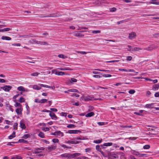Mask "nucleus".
Instances as JSON below:
<instances>
[{
	"instance_id": "46",
	"label": "nucleus",
	"mask_w": 159,
	"mask_h": 159,
	"mask_svg": "<svg viewBox=\"0 0 159 159\" xmlns=\"http://www.w3.org/2000/svg\"><path fill=\"white\" fill-rule=\"evenodd\" d=\"M52 142L55 143H57L59 142V140L57 139H53L52 140Z\"/></svg>"
},
{
	"instance_id": "7",
	"label": "nucleus",
	"mask_w": 159,
	"mask_h": 159,
	"mask_svg": "<svg viewBox=\"0 0 159 159\" xmlns=\"http://www.w3.org/2000/svg\"><path fill=\"white\" fill-rule=\"evenodd\" d=\"M113 143H103L102 144H101L100 146L101 148L103 149L106 148V147L108 146H110L112 145Z\"/></svg>"
},
{
	"instance_id": "33",
	"label": "nucleus",
	"mask_w": 159,
	"mask_h": 159,
	"mask_svg": "<svg viewBox=\"0 0 159 159\" xmlns=\"http://www.w3.org/2000/svg\"><path fill=\"white\" fill-rule=\"evenodd\" d=\"M75 126L73 124H69L67 126V127L69 128H74Z\"/></svg>"
},
{
	"instance_id": "48",
	"label": "nucleus",
	"mask_w": 159,
	"mask_h": 159,
	"mask_svg": "<svg viewBox=\"0 0 159 159\" xmlns=\"http://www.w3.org/2000/svg\"><path fill=\"white\" fill-rule=\"evenodd\" d=\"M150 148V146L149 145H146L143 146V148L144 149H148Z\"/></svg>"
},
{
	"instance_id": "19",
	"label": "nucleus",
	"mask_w": 159,
	"mask_h": 159,
	"mask_svg": "<svg viewBox=\"0 0 159 159\" xmlns=\"http://www.w3.org/2000/svg\"><path fill=\"white\" fill-rule=\"evenodd\" d=\"M100 147H101L100 145H97L96 146V149L97 151L100 152L103 155L104 152L102 151Z\"/></svg>"
},
{
	"instance_id": "24",
	"label": "nucleus",
	"mask_w": 159,
	"mask_h": 159,
	"mask_svg": "<svg viewBox=\"0 0 159 159\" xmlns=\"http://www.w3.org/2000/svg\"><path fill=\"white\" fill-rule=\"evenodd\" d=\"M1 39L2 40H10L11 39L10 37L6 36H2V37Z\"/></svg>"
},
{
	"instance_id": "12",
	"label": "nucleus",
	"mask_w": 159,
	"mask_h": 159,
	"mask_svg": "<svg viewBox=\"0 0 159 159\" xmlns=\"http://www.w3.org/2000/svg\"><path fill=\"white\" fill-rule=\"evenodd\" d=\"M49 115L52 119L54 120H56L57 119V116L54 113L52 112L51 111L50 113H49Z\"/></svg>"
},
{
	"instance_id": "14",
	"label": "nucleus",
	"mask_w": 159,
	"mask_h": 159,
	"mask_svg": "<svg viewBox=\"0 0 159 159\" xmlns=\"http://www.w3.org/2000/svg\"><path fill=\"white\" fill-rule=\"evenodd\" d=\"M157 46L155 45L152 44L150 45L148 48H146V49L148 50H151L153 49L157 48Z\"/></svg>"
},
{
	"instance_id": "49",
	"label": "nucleus",
	"mask_w": 159,
	"mask_h": 159,
	"mask_svg": "<svg viewBox=\"0 0 159 159\" xmlns=\"http://www.w3.org/2000/svg\"><path fill=\"white\" fill-rule=\"evenodd\" d=\"M14 129H17L18 127V124L17 123H15L13 125Z\"/></svg>"
},
{
	"instance_id": "38",
	"label": "nucleus",
	"mask_w": 159,
	"mask_h": 159,
	"mask_svg": "<svg viewBox=\"0 0 159 159\" xmlns=\"http://www.w3.org/2000/svg\"><path fill=\"white\" fill-rule=\"evenodd\" d=\"M76 159H88V157L85 156H82L80 157H78Z\"/></svg>"
},
{
	"instance_id": "51",
	"label": "nucleus",
	"mask_w": 159,
	"mask_h": 159,
	"mask_svg": "<svg viewBox=\"0 0 159 159\" xmlns=\"http://www.w3.org/2000/svg\"><path fill=\"white\" fill-rule=\"evenodd\" d=\"M110 11L113 12L115 11H116V9L115 7H113L110 8Z\"/></svg>"
},
{
	"instance_id": "25",
	"label": "nucleus",
	"mask_w": 159,
	"mask_h": 159,
	"mask_svg": "<svg viewBox=\"0 0 159 159\" xmlns=\"http://www.w3.org/2000/svg\"><path fill=\"white\" fill-rule=\"evenodd\" d=\"M102 139H96L94 140L93 142L96 144H98L101 143L102 142Z\"/></svg>"
},
{
	"instance_id": "10",
	"label": "nucleus",
	"mask_w": 159,
	"mask_h": 159,
	"mask_svg": "<svg viewBox=\"0 0 159 159\" xmlns=\"http://www.w3.org/2000/svg\"><path fill=\"white\" fill-rule=\"evenodd\" d=\"M154 103L147 104L145 105L144 107L149 109L154 108Z\"/></svg>"
},
{
	"instance_id": "17",
	"label": "nucleus",
	"mask_w": 159,
	"mask_h": 159,
	"mask_svg": "<svg viewBox=\"0 0 159 159\" xmlns=\"http://www.w3.org/2000/svg\"><path fill=\"white\" fill-rule=\"evenodd\" d=\"M33 88L35 90H40L41 89V86H40V85L34 84L33 86Z\"/></svg>"
},
{
	"instance_id": "60",
	"label": "nucleus",
	"mask_w": 159,
	"mask_h": 159,
	"mask_svg": "<svg viewBox=\"0 0 159 159\" xmlns=\"http://www.w3.org/2000/svg\"><path fill=\"white\" fill-rule=\"evenodd\" d=\"M97 124L100 126H102L105 125V124L104 122H98Z\"/></svg>"
},
{
	"instance_id": "54",
	"label": "nucleus",
	"mask_w": 159,
	"mask_h": 159,
	"mask_svg": "<svg viewBox=\"0 0 159 159\" xmlns=\"http://www.w3.org/2000/svg\"><path fill=\"white\" fill-rule=\"evenodd\" d=\"M29 137V135L28 134H25L23 135V138L25 139H26L28 138Z\"/></svg>"
},
{
	"instance_id": "30",
	"label": "nucleus",
	"mask_w": 159,
	"mask_h": 159,
	"mask_svg": "<svg viewBox=\"0 0 159 159\" xmlns=\"http://www.w3.org/2000/svg\"><path fill=\"white\" fill-rule=\"evenodd\" d=\"M60 146H61V147L63 148L64 149H66V148H68V149H70L71 148V147H68L66 145L62 144H60Z\"/></svg>"
},
{
	"instance_id": "50",
	"label": "nucleus",
	"mask_w": 159,
	"mask_h": 159,
	"mask_svg": "<svg viewBox=\"0 0 159 159\" xmlns=\"http://www.w3.org/2000/svg\"><path fill=\"white\" fill-rule=\"evenodd\" d=\"M3 29L4 32H7L12 30V29L10 28H5Z\"/></svg>"
},
{
	"instance_id": "18",
	"label": "nucleus",
	"mask_w": 159,
	"mask_h": 159,
	"mask_svg": "<svg viewBox=\"0 0 159 159\" xmlns=\"http://www.w3.org/2000/svg\"><path fill=\"white\" fill-rule=\"evenodd\" d=\"M57 69L60 70H72L71 68L67 67H60L58 68Z\"/></svg>"
},
{
	"instance_id": "42",
	"label": "nucleus",
	"mask_w": 159,
	"mask_h": 159,
	"mask_svg": "<svg viewBox=\"0 0 159 159\" xmlns=\"http://www.w3.org/2000/svg\"><path fill=\"white\" fill-rule=\"evenodd\" d=\"M58 57L59 58H63V59H65L66 57V56H65L64 55L61 54L59 55H58Z\"/></svg>"
},
{
	"instance_id": "1",
	"label": "nucleus",
	"mask_w": 159,
	"mask_h": 159,
	"mask_svg": "<svg viewBox=\"0 0 159 159\" xmlns=\"http://www.w3.org/2000/svg\"><path fill=\"white\" fill-rule=\"evenodd\" d=\"M81 155L80 153H75L73 154L65 153L61 154L60 157L61 159H70Z\"/></svg>"
},
{
	"instance_id": "40",
	"label": "nucleus",
	"mask_w": 159,
	"mask_h": 159,
	"mask_svg": "<svg viewBox=\"0 0 159 159\" xmlns=\"http://www.w3.org/2000/svg\"><path fill=\"white\" fill-rule=\"evenodd\" d=\"M40 74L39 73L37 72L32 73L30 75L32 76H38L39 74Z\"/></svg>"
},
{
	"instance_id": "22",
	"label": "nucleus",
	"mask_w": 159,
	"mask_h": 159,
	"mask_svg": "<svg viewBox=\"0 0 159 159\" xmlns=\"http://www.w3.org/2000/svg\"><path fill=\"white\" fill-rule=\"evenodd\" d=\"M16 137V132L15 131H13L12 134L8 136V139H11L13 138H15Z\"/></svg>"
},
{
	"instance_id": "27",
	"label": "nucleus",
	"mask_w": 159,
	"mask_h": 159,
	"mask_svg": "<svg viewBox=\"0 0 159 159\" xmlns=\"http://www.w3.org/2000/svg\"><path fill=\"white\" fill-rule=\"evenodd\" d=\"M159 88V85L158 84H154L153 86L152 89L154 90H157Z\"/></svg>"
},
{
	"instance_id": "16",
	"label": "nucleus",
	"mask_w": 159,
	"mask_h": 159,
	"mask_svg": "<svg viewBox=\"0 0 159 159\" xmlns=\"http://www.w3.org/2000/svg\"><path fill=\"white\" fill-rule=\"evenodd\" d=\"M136 36V33L134 32H132L129 34V39H132L134 38Z\"/></svg>"
},
{
	"instance_id": "44",
	"label": "nucleus",
	"mask_w": 159,
	"mask_h": 159,
	"mask_svg": "<svg viewBox=\"0 0 159 159\" xmlns=\"http://www.w3.org/2000/svg\"><path fill=\"white\" fill-rule=\"evenodd\" d=\"M19 101L21 103L23 102H25V99L23 97H21L20 98Z\"/></svg>"
},
{
	"instance_id": "59",
	"label": "nucleus",
	"mask_w": 159,
	"mask_h": 159,
	"mask_svg": "<svg viewBox=\"0 0 159 159\" xmlns=\"http://www.w3.org/2000/svg\"><path fill=\"white\" fill-rule=\"evenodd\" d=\"M132 59V57L131 56H129L127 57L126 60L129 61H130Z\"/></svg>"
},
{
	"instance_id": "23",
	"label": "nucleus",
	"mask_w": 159,
	"mask_h": 159,
	"mask_svg": "<svg viewBox=\"0 0 159 159\" xmlns=\"http://www.w3.org/2000/svg\"><path fill=\"white\" fill-rule=\"evenodd\" d=\"M17 89L21 92H25L26 91L25 88L23 86H20L17 88Z\"/></svg>"
},
{
	"instance_id": "35",
	"label": "nucleus",
	"mask_w": 159,
	"mask_h": 159,
	"mask_svg": "<svg viewBox=\"0 0 159 159\" xmlns=\"http://www.w3.org/2000/svg\"><path fill=\"white\" fill-rule=\"evenodd\" d=\"M39 136L41 138H44L45 137L44 133L42 132H40L39 133Z\"/></svg>"
},
{
	"instance_id": "9",
	"label": "nucleus",
	"mask_w": 159,
	"mask_h": 159,
	"mask_svg": "<svg viewBox=\"0 0 159 159\" xmlns=\"http://www.w3.org/2000/svg\"><path fill=\"white\" fill-rule=\"evenodd\" d=\"M20 127L22 129H25L26 127L25 125V121L24 120H22L20 122Z\"/></svg>"
},
{
	"instance_id": "52",
	"label": "nucleus",
	"mask_w": 159,
	"mask_h": 159,
	"mask_svg": "<svg viewBox=\"0 0 159 159\" xmlns=\"http://www.w3.org/2000/svg\"><path fill=\"white\" fill-rule=\"evenodd\" d=\"M134 113L135 114H136V115H138L140 116H143V115L142 114H141L139 111L138 112H134Z\"/></svg>"
},
{
	"instance_id": "3",
	"label": "nucleus",
	"mask_w": 159,
	"mask_h": 159,
	"mask_svg": "<svg viewBox=\"0 0 159 159\" xmlns=\"http://www.w3.org/2000/svg\"><path fill=\"white\" fill-rule=\"evenodd\" d=\"M131 153L133 155L136 156H138L139 157H142L145 155L144 154H140L138 152L136 151L135 150H131L130 151Z\"/></svg>"
},
{
	"instance_id": "26",
	"label": "nucleus",
	"mask_w": 159,
	"mask_h": 159,
	"mask_svg": "<svg viewBox=\"0 0 159 159\" xmlns=\"http://www.w3.org/2000/svg\"><path fill=\"white\" fill-rule=\"evenodd\" d=\"M65 74V72L62 71L56 72V75H63Z\"/></svg>"
},
{
	"instance_id": "58",
	"label": "nucleus",
	"mask_w": 159,
	"mask_h": 159,
	"mask_svg": "<svg viewBox=\"0 0 159 159\" xmlns=\"http://www.w3.org/2000/svg\"><path fill=\"white\" fill-rule=\"evenodd\" d=\"M92 32L95 34L99 33L100 32V30H92Z\"/></svg>"
},
{
	"instance_id": "53",
	"label": "nucleus",
	"mask_w": 159,
	"mask_h": 159,
	"mask_svg": "<svg viewBox=\"0 0 159 159\" xmlns=\"http://www.w3.org/2000/svg\"><path fill=\"white\" fill-rule=\"evenodd\" d=\"M77 81V80L75 78H72L70 79L71 82H76Z\"/></svg>"
},
{
	"instance_id": "20",
	"label": "nucleus",
	"mask_w": 159,
	"mask_h": 159,
	"mask_svg": "<svg viewBox=\"0 0 159 159\" xmlns=\"http://www.w3.org/2000/svg\"><path fill=\"white\" fill-rule=\"evenodd\" d=\"M56 136H59L60 137H62L64 136L63 133L61 132L60 130L56 131Z\"/></svg>"
},
{
	"instance_id": "15",
	"label": "nucleus",
	"mask_w": 159,
	"mask_h": 159,
	"mask_svg": "<svg viewBox=\"0 0 159 159\" xmlns=\"http://www.w3.org/2000/svg\"><path fill=\"white\" fill-rule=\"evenodd\" d=\"M79 132H80V131L79 130H69L67 133L70 134H76Z\"/></svg>"
},
{
	"instance_id": "47",
	"label": "nucleus",
	"mask_w": 159,
	"mask_h": 159,
	"mask_svg": "<svg viewBox=\"0 0 159 159\" xmlns=\"http://www.w3.org/2000/svg\"><path fill=\"white\" fill-rule=\"evenodd\" d=\"M7 107H8V109L10 111H11L12 112L13 111V109L12 108V106L9 105V106H7Z\"/></svg>"
},
{
	"instance_id": "56",
	"label": "nucleus",
	"mask_w": 159,
	"mask_h": 159,
	"mask_svg": "<svg viewBox=\"0 0 159 159\" xmlns=\"http://www.w3.org/2000/svg\"><path fill=\"white\" fill-rule=\"evenodd\" d=\"M92 73H93L94 74H98L99 75H102V73H101L100 72H98V71H93Z\"/></svg>"
},
{
	"instance_id": "41",
	"label": "nucleus",
	"mask_w": 159,
	"mask_h": 159,
	"mask_svg": "<svg viewBox=\"0 0 159 159\" xmlns=\"http://www.w3.org/2000/svg\"><path fill=\"white\" fill-rule=\"evenodd\" d=\"M122 127L124 128H129L132 127V126L131 125H125L123 126Z\"/></svg>"
},
{
	"instance_id": "36",
	"label": "nucleus",
	"mask_w": 159,
	"mask_h": 159,
	"mask_svg": "<svg viewBox=\"0 0 159 159\" xmlns=\"http://www.w3.org/2000/svg\"><path fill=\"white\" fill-rule=\"evenodd\" d=\"M91 148H88L85 149V152H86L90 153L92 151Z\"/></svg>"
},
{
	"instance_id": "13",
	"label": "nucleus",
	"mask_w": 159,
	"mask_h": 159,
	"mask_svg": "<svg viewBox=\"0 0 159 159\" xmlns=\"http://www.w3.org/2000/svg\"><path fill=\"white\" fill-rule=\"evenodd\" d=\"M56 146L52 145L50 146H49L46 148V149L49 151H51L52 150H55L56 148Z\"/></svg>"
},
{
	"instance_id": "6",
	"label": "nucleus",
	"mask_w": 159,
	"mask_h": 159,
	"mask_svg": "<svg viewBox=\"0 0 159 159\" xmlns=\"http://www.w3.org/2000/svg\"><path fill=\"white\" fill-rule=\"evenodd\" d=\"M83 32L84 31L75 32L74 33V35L78 37H83L84 36V34H82V32Z\"/></svg>"
},
{
	"instance_id": "64",
	"label": "nucleus",
	"mask_w": 159,
	"mask_h": 159,
	"mask_svg": "<svg viewBox=\"0 0 159 159\" xmlns=\"http://www.w3.org/2000/svg\"><path fill=\"white\" fill-rule=\"evenodd\" d=\"M20 106V107L21 106V105L19 102H16L15 104V107H17Z\"/></svg>"
},
{
	"instance_id": "28",
	"label": "nucleus",
	"mask_w": 159,
	"mask_h": 159,
	"mask_svg": "<svg viewBox=\"0 0 159 159\" xmlns=\"http://www.w3.org/2000/svg\"><path fill=\"white\" fill-rule=\"evenodd\" d=\"M94 114V112H91L86 114L85 115V116L86 117H90L93 116Z\"/></svg>"
},
{
	"instance_id": "37",
	"label": "nucleus",
	"mask_w": 159,
	"mask_h": 159,
	"mask_svg": "<svg viewBox=\"0 0 159 159\" xmlns=\"http://www.w3.org/2000/svg\"><path fill=\"white\" fill-rule=\"evenodd\" d=\"M152 2H151L150 3L152 4H155L156 5H159V2H158V1H152Z\"/></svg>"
},
{
	"instance_id": "39",
	"label": "nucleus",
	"mask_w": 159,
	"mask_h": 159,
	"mask_svg": "<svg viewBox=\"0 0 159 159\" xmlns=\"http://www.w3.org/2000/svg\"><path fill=\"white\" fill-rule=\"evenodd\" d=\"M20 143H25L27 141L23 139H20L18 141Z\"/></svg>"
},
{
	"instance_id": "34",
	"label": "nucleus",
	"mask_w": 159,
	"mask_h": 159,
	"mask_svg": "<svg viewBox=\"0 0 159 159\" xmlns=\"http://www.w3.org/2000/svg\"><path fill=\"white\" fill-rule=\"evenodd\" d=\"M128 48H126L128 51L132 52V50L133 49V47L130 45H128L127 46Z\"/></svg>"
},
{
	"instance_id": "4",
	"label": "nucleus",
	"mask_w": 159,
	"mask_h": 159,
	"mask_svg": "<svg viewBox=\"0 0 159 159\" xmlns=\"http://www.w3.org/2000/svg\"><path fill=\"white\" fill-rule=\"evenodd\" d=\"M65 143H66L68 144H79L81 143V141H75L74 139H72L71 140H69L67 141H66Z\"/></svg>"
},
{
	"instance_id": "21",
	"label": "nucleus",
	"mask_w": 159,
	"mask_h": 159,
	"mask_svg": "<svg viewBox=\"0 0 159 159\" xmlns=\"http://www.w3.org/2000/svg\"><path fill=\"white\" fill-rule=\"evenodd\" d=\"M16 111L18 115H20L22 114V110L21 108H19L16 109Z\"/></svg>"
},
{
	"instance_id": "32",
	"label": "nucleus",
	"mask_w": 159,
	"mask_h": 159,
	"mask_svg": "<svg viewBox=\"0 0 159 159\" xmlns=\"http://www.w3.org/2000/svg\"><path fill=\"white\" fill-rule=\"evenodd\" d=\"M22 157L20 156H16L15 157H12L11 158V159H22Z\"/></svg>"
},
{
	"instance_id": "43",
	"label": "nucleus",
	"mask_w": 159,
	"mask_h": 159,
	"mask_svg": "<svg viewBox=\"0 0 159 159\" xmlns=\"http://www.w3.org/2000/svg\"><path fill=\"white\" fill-rule=\"evenodd\" d=\"M40 103H44L47 101V100L46 99H43L40 100Z\"/></svg>"
},
{
	"instance_id": "5",
	"label": "nucleus",
	"mask_w": 159,
	"mask_h": 159,
	"mask_svg": "<svg viewBox=\"0 0 159 159\" xmlns=\"http://www.w3.org/2000/svg\"><path fill=\"white\" fill-rule=\"evenodd\" d=\"M11 88L12 87L9 85H5L1 87V89L4 90L5 92H9Z\"/></svg>"
},
{
	"instance_id": "2",
	"label": "nucleus",
	"mask_w": 159,
	"mask_h": 159,
	"mask_svg": "<svg viewBox=\"0 0 159 159\" xmlns=\"http://www.w3.org/2000/svg\"><path fill=\"white\" fill-rule=\"evenodd\" d=\"M81 99L83 101H92L94 100V97L93 96H90L89 95H84L82 97Z\"/></svg>"
},
{
	"instance_id": "57",
	"label": "nucleus",
	"mask_w": 159,
	"mask_h": 159,
	"mask_svg": "<svg viewBox=\"0 0 159 159\" xmlns=\"http://www.w3.org/2000/svg\"><path fill=\"white\" fill-rule=\"evenodd\" d=\"M102 76L105 77H110L111 76V75L110 74H104Z\"/></svg>"
},
{
	"instance_id": "62",
	"label": "nucleus",
	"mask_w": 159,
	"mask_h": 159,
	"mask_svg": "<svg viewBox=\"0 0 159 159\" xmlns=\"http://www.w3.org/2000/svg\"><path fill=\"white\" fill-rule=\"evenodd\" d=\"M78 52L81 53L82 54H86L87 53H88V52L84 51H78Z\"/></svg>"
},
{
	"instance_id": "63",
	"label": "nucleus",
	"mask_w": 159,
	"mask_h": 159,
	"mask_svg": "<svg viewBox=\"0 0 159 159\" xmlns=\"http://www.w3.org/2000/svg\"><path fill=\"white\" fill-rule=\"evenodd\" d=\"M42 129L44 131H46L49 130V129L48 127H46L43 128Z\"/></svg>"
},
{
	"instance_id": "31",
	"label": "nucleus",
	"mask_w": 159,
	"mask_h": 159,
	"mask_svg": "<svg viewBox=\"0 0 159 159\" xmlns=\"http://www.w3.org/2000/svg\"><path fill=\"white\" fill-rule=\"evenodd\" d=\"M39 85H40V86L43 87L44 88H51V87L50 86L48 85L45 84H39Z\"/></svg>"
},
{
	"instance_id": "29",
	"label": "nucleus",
	"mask_w": 159,
	"mask_h": 159,
	"mask_svg": "<svg viewBox=\"0 0 159 159\" xmlns=\"http://www.w3.org/2000/svg\"><path fill=\"white\" fill-rule=\"evenodd\" d=\"M142 49L139 48L138 47H135V48H133V49L132 50V52H136V51H139L140 50H141Z\"/></svg>"
},
{
	"instance_id": "61",
	"label": "nucleus",
	"mask_w": 159,
	"mask_h": 159,
	"mask_svg": "<svg viewBox=\"0 0 159 159\" xmlns=\"http://www.w3.org/2000/svg\"><path fill=\"white\" fill-rule=\"evenodd\" d=\"M71 96H72V97H74V96H75L76 97H78L80 96V95L79 94H77V93H72V95H71Z\"/></svg>"
},
{
	"instance_id": "8",
	"label": "nucleus",
	"mask_w": 159,
	"mask_h": 159,
	"mask_svg": "<svg viewBox=\"0 0 159 159\" xmlns=\"http://www.w3.org/2000/svg\"><path fill=\"white\" fill-rule=\"evenodd\" d=\"M70 92L73 93H79V91L77 89L74 88L68 89L67 90L65 91L64 92V93H69Z\"/></svg>"
},
{
	"instance_id": "55",
	"label": "nucleus",
	"mask_w": 159,
	"mask_h": 159,
	"mask_svg": "<svg viewBox=\"0 0 159 159\" xmlns=\"http://www.w3.org/2000/svg\"><path fill=\"white\" fill-rule=\"evenodd\" d=\"M93 76L94 78H100L102 77V76H101L98 75H93Z\"/></svg>"
},
{
	"instance_id": "11",
	"label": "nucleus",
	"mask_w": 159,
	"mask_h": 159,
	"mask_svg": "<svg viewBox=\"0 0 159 159\" xmlns=\"http://www.w3.org/2000/svg\"><path fill=\"white\" fill-rule=\"evenodd\" d=\"M32 40L33 41L35 42V43L39 44L41 45H46L48 44L47 42H41L40 41H37L35 39H33Z\"/></svg>"
},
{
	"instance_id": "45",
	"label": "nucleus",
	"mask_w": 159,
	"mask_h": 159,
	"mask_svg": "<svg viewBox=\"0 0 159 159\" xmlns=\"http://www.w3.org/2000/svg\"><path fill=\"white\" fill-rule=\"evenodd\" d=\"M135 90L134 89H131L129 91V93L130 94H133L134 93H135Z\"/></svg>"
}]
</instances>
